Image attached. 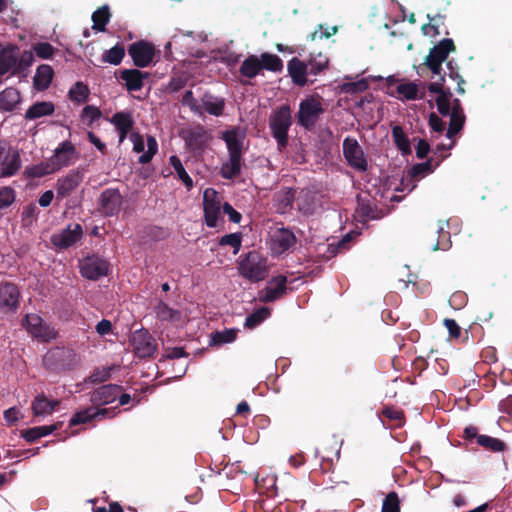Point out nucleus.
I'll use <instances>...</instances> for the list:
<instances>
[{
    "label": "nucleus",
    "mask_w": 512,
    "mask_h": 512,
    "mask_svg": "<svg viewBox=\"0 0 512 512\" xmlns=\"http://www.w3.org/2000/svg\"><path fill=\"white\" fill-rule=\"evenodd\" d=\"M221 139L226 143L229 159L222 167L220 174L224 179L232 180L240 175L243 161L245 134L238 127L225 130Z\"/></svg>",
    "instance_id": "f257e3e1"
},
{
    "label": "nucleus",
    "mask_w": 512,
    "mask_h": 512,
    "mask_svg": "<svg viewBox=\"0 0 512 512\" xmlns=\"http://www.w3.org/2000/svg\"><path fill=\"white\" fill-rule=\"evenodd\" d=\"M55 48L48 42H39L33 46V51L41 59H50L54 55Z\"/></svg>",
    "instance_id": "e2e57ef3"
},
{
    "label": "nucleus",
    "mask_w": 512,
    "mask_h": 512,
    "mask_svg": "<svg viewBox=\"0 0 512 512\" xmlns=\"http://www.w3.org/2000/svg\"><path fill=\"white\" fill-rule=\"evenodd\" d=\"M131 344L135 355L139 358L152 357L157 350L155 339L144 329L137 330L133 333Z\"/></svg>",
    "instance_id": "f8f14e48"
},
{
    "label": "nucleus",
    "mask_w": 512,
    "mask_h": 512,
    "mask_svg": "<svg viewBox=\"0 0 512 512\" xmlns=\"http://www.w3.org/2000/svg\"><path fill=\"white\" fill-rule=\"evenodd\" d=\"M396 90L406 100H416L419 98L418 86L413 82L399 84ZM420 98H422V96H420Z\"/></svg>",
    "instance_id": "4d7b16f0"
},
{
    "label": "nucleus",
    "mask_w": 512,
    "mask_h": 512,
    "mask_svg": "<svg viewBox=\"0 0 512 512\" xmlns=\"http://www.w3.org/2000/svg\"><path fill=\"white\" fill-rule=\"evenodd\" d=\"M270 314L271 311L268 307H260L246 317L244 326L248 329H254L266 320Z\"/></svg>",
    "instance_id": "c03bdc74"
},
{
    "label": "nucleus",
    "mask_w": 512,
    "mask_h": 512,
    "mask_svg": "<svg viewBox=\"0 0 512 512\" xmlns=\"http://www.w3.org/2000/svg\"><path fill=\"white\" fill-rule=\"evenodd\" d=\"M20 292L18 287L10 282L0 285V308L8 311L15 310L19 305Z\"/></svg>",
    "instance_id": "5701e85b"
},
{
    "label": "nucleus",
    "mask_w": 512,
    "mask_h": 512,
    "mask_svg": "<svg viewBox=\"0 0 512 512\" xmlns=\"http://www.w3.org/2000/svg\"><path fill=\"white\" fill-rule=\"evenodd\" d=\"M75 356L70 349L55 347L44 355L43 365L51 372L70 370L75 365Z\"/></svg>",
    "instance_id": "423d86ee"
},
{
    "label": "nucleus",
    "mask_w": 512,
    "mask_h": 512,
    "mask_svg": "<svg viewBox=\"0 0 512 512\" xmlns=\"http://www.w3.org/2000/svg\"><path fill=\"white\" fill-rule=\"evenodd\" d=\"M21 95L18 89L7 87L0 92V110L11 112L20 103Z\"/></svg>",
    "instance_id": "473e14b6"
},
{
    "label": "nucleus",
    "mask_w": 512,
    "mask_h": 512,
    "mask_svg": "<svg viewBox=\"0 0 512 512\" xmlns=\"http://www.w3.org/2000/svg\"><path fill=\"white\" fill-rule=\"evenodd\" d=\"M54 76V71L50 65L42 64L36 69L33 77L34 88L38 91H44L49 88Z\"/></svg>",
    "instance_id": "7c9ffc66"
},
{
    "label": "nucleus",
    "mask_w": 512,
    "mask_h": 512,
    "mask_svg": "<svg viewBox=\"0 0 512 512\" xmlns=\"http://www.w3.org/2000/svg\"><path fill=\"white\" fill-rule=\"evenodd\" d=\"M454 145V141L451 142L449 146H446L444 144H438L435 149L433 150V158L435 166H439L440 163L448 156L445 154V151L451 149Z\"/></svg>",
    "instance_id": "69168bd1"
},
{
    "label": "nucleus",
    "mask_w": 512,
    "mask_h": 512,
    "mask_svg": "<svg viewBox=\"0 0 512 512\" xmlns=\"http://www.w3.org/2000/svg\"><path fill=\"white\" fill-rule=\"evenodd\" d=\"M381 512H400V500L395 491H391L386 495Z\"/></svg>",
    "instance_id": "6e6d98bb"
},
{
    "label": "nucleus",
    "mask_w": 512,
    "mask_h": 512,
    "mask_svg": "<svg viewBox=\"0 0 512 512\" xmlns=\"http://www.w3.org/2000/svg\"><path fill=\"white\" fill-rule=\"evenodd\" d=\"M455 50L456 47L454 41L450 38H445L430 49L423 65L434 75H438L440 79L441 76H443L441 73L443 62L446 61L449 54Z\"/></svg>",
    "instance_id": "39448f33"
},
{
    "label": "nucleus",
    "mask_w": 512,
    "mask_h": 512,
    "mask_svg": "<svg viewBox=\"0 0 512 512\" xmlns=\"http://www.w3.org/2000/svg\"><path fill=\"white\" fill-rule=\"evenodd\" d=\"M110 121L119 132V142L122 143L134 125L131 113L117 112L112 116Z\"/></svg>",
    "instance_id": "c85d7f7f"
},
{
    "label": "nucleus",
    "mask_w": 512,
    "mask_h": 512,
    "mask_svg": "<svg viewBox=\"0 0 512 512\" xmlns=\"http://www.w3.org/2000/svg\"><path fill=\"white\" fill-rule=\"evenodd\" d=\"M343 155L350 167L360 172L367 171V159L362 147L356 139L346 137L343 140Z\"/></svg>",
    "instance_id": "1a4fd4ad"
},
{
    "label": "nucleus",
    "mask_w": 512,
    "mask_h": 512,
    "mask_svg": "<svg viewBox=\"0 0 512 512\" xmlns=\"http://www.w3.org/2000/svg\"><path fill=\"white\" fill-rule=\"evenodd\" d=\"M287 70L294 84L301 87L307 84V74L309 70L305 61L293 57L288 61Z\"/></svg>",
    "instance_id": "393cba45"
},
{
    "label": "nucleus",
    "mask_w": 512,
    "mask_h": 512,
    "mask_svg": "<svg viewBox=\"0 0 512 512\" xmlns=\"http://www.w3.org/2000/svg\"><path fill=\"white\" fill-rule=\"evenodd\" d=\"M238 271L244 279L252 283L260 282L269 274L267 258L258 251H249L240 258Z\"/></svg>",
    "instance_id": "f03ea898"
},
{
    "label": "nucleus",
    "mask_w": 512,
    "mask_h": 512,
    "mask_svg": "<svg viewBox=\"0 0 512 512\" xmlns=\"http://www.w3.org/2000/svg\"><path fill=\"white\" fill-rule=\"evenodd\" d=\"M2 163V177H10L15 175L21 168V158L18 151H14L10 156L6 157Z\"/></svg>",
    "instance_id": "58836bf2"
},
{
    "label": "nucleus",
    "mask_w": 512,
    "mask_h": 512,
    "mask_svg": "<svg viewBox=\"0 0 512 512\" xmlns=\"http://www.w3.org/2000/svg\"><path fill=\"white\" fill-rule=\"evenodd\" d=\"M169 162L171 166L174 168L175 173L177 174L178 178L183 182V184L186 186V188L189 190L193 187V180L189 176V174L186 172L185 168L182 165V162L180 158L176 155H172L169 158Z\"/></svg>",
    "instance_id": "a18cd8bd"
},
{
    "label": "nucleus",
    "mask_w": 512,
    "mask_h": 512,
    "mask_svg": "<svg viewBox=\"0 0 512 512\" xmlns=\"http://www.w3.org/2000/svg\"><path fill=\"white\" fill-rule=\"evenodd\" d=\"M149 74L138 69H124L120 72V78L125 82L126 89L130 92L142 89L144 79Z\"/></svg>",
    "instance_id": "bb28decb"
},
{
    "label": "nucleus",
    "mask_w": 512,
    "mask_h": 512,
    "mask_svg": "<svg viewBox=\"0 0 512 512\" xmlns=\"http://www.w3.org/2000/svg\"><path fill=\"white\" fill-rule=\"evenodd\" d=\"M427 18H428L429 22L422 25V27H421L422 33L424 35L430 36V37H436V36L440 35L442 32L439 29V24H434L433 22L436 20L442 21L444 16L440 12H437L434 15L427 14Z\"/></svg>",
    "instance_id": "8fccbe9b"
},
{
    "label": "nucleus",
    "mask_w": 512,
    "mask_h": 512,
    "mask_svg": "<svg viewBox=\"0 0 512 512\" xmlns=\"http://www.w3.org/2000/svg\"><path fill=\"white\" fill-rule=\"evenodd\" d=\"M109 268L110 263L97 255L86 256L79 262L80 274L84 278L92 281L107 276Z\"/></svg>",
    "instance_id": "6e6552de"
},
{
    "label": "nucleus",
    "mask_w": 512,
    "mask_h": 512,
    "mask_svg": "<svg viewBox=\"0 0 512 512\" xmlns=\"http://www.w3.org/2000/svg\"><path fill=\"white\" fill-rule=\"evenodd\" d=\"M157 319L160 321L177 322L181 318V313L169 307L163 301H160L154 308Z\"/></svg>",
    "instance_id": "4c0bfd02"
},
{
    "label": "nucleus",
    "mask_w": 512,
    "mask_h": 512,
    "mask_svg": "<svg viewBox=\"0 0 512 512\" xmlns=\"http://www.w3.org/2000/svg\"><path fill=\"white\" fill-rule=\"evenodd\" d=\"M465 120V114L451 113L450 122L446 133L447 138L452 139L455 135H457L463 129Z\"/></svg>",
    "instance_id": "3c124183"
},
{
    "label": "nucleus",
    "mask_w": 512,
    "mask_h": 512,
    "mask_svg": "<svg viewBox=\"0 0 512 512\" xmlns=\"http://www.w3.org/2000/svg\"><path fill=\"white\" fill-rule=\"evenodd\" d=\"M382 415L393 421L396 425L400 426L404 420V413L399 409H395L394 407H384L382 410Z\"/></svg>",
    "instance_id": "0e129e2a"
},
{
    "label": "nucleus",
    "mask_w": 512,
    "mask_h": 512,
    "mask_svg": "<svg viewBox=\"0 0 512 512\" xmlns=\"http://www.w3.org/2000/svg\"><path fill=\"white\" fill-rule=\"evenodd\" d=\"M155 53L154 45L145 40L136 41L128 47V54L133 64L139 68L148 67L153 62Z\"/></svg>",
    "instance_id": "9b49d317"
},
{
    "label": "nucleus",
    "mask_w": 512,
    "mask_h": 512,
    "mask_svg": "<svg viewBox=\"0 0 512 512\" xmlns=\"http://www.w3.org/2000/svg\"><path fill=\"white\" fill-rule=\"evenodd\" d=\"M49 159L57 172L74 164L79 159V152L71 141L65 140L55 148Z\"/></svg>",
    "instance_id": "9d476101"
},
{
    "label": "nucleus",
    "mask_w": 512,
    "mask_h": 512,
    "mask_svg": "<svg viewBox=\"0 0 512 512\" xmlns=\"http://www.w3.org/2000/svg\"><path fill=\"white\" fill-rule=\"evenodd\" d=\"M83 174L77 170H70L65 176L60 177L56 183V197L62 200L70 196L81 184Z\"/></svg>",
    "instance_id": "dca6fc26"
},
{
    "label": "nucleus",
    "mask_w": 512,
    "mask_h": 512,
    "mask_svg": "<svg viewBox=\"0 0 512 512\" xmlns=\"http://www.w3.org/2000/svg\"><path fill=\"white\" fill-rule=\"evenodd\" d=\"M116 407L114 408H96L88 407L84 410L76 412L70 419L69 425L76 426L90 422L93 419L109 417L112 418L116 415Z\"/></svg>",
    "instance_id": "aec40b11"
},
{
    "label": "nucleus",
    "mask_w": 512,
    "mask_h": 512,
    "mask_svg": "<svg viewBox=\"0 0 512 512\" xmlns=\"http://www.w3.org/2000/svg\"><path fill=\"white\" fill-rule=\"evenodd\" d=\"M322 102L323 98L319 94L303 99L297 112L298 124L307 130L312 129L325 111Z\"/></svg>",
    "instance_id": "20e7f679"
},
{
    "label": "nucleus",
    "mask_w": 512,
    "mask_h": 512,
    "mask_svg": "<svg viewBox=\"0 0 512 512\" xmlns=\"http://www.w3.org/2000/svg\"><path fill=\"white\" fill-rule=\"evenodd\" d=\"M221 202L217 197V193L213 189H207L203 195V209L205 223L210 228L218 226L221 213Z\"/></svg>",
    "instance_id": "ddd939ff"
},
{
    "label": "nucleus",
    "mask_w": 512,
    "mask_h": 512,
    "mask_svg": "<svg viewBox=\"0 0 512 512\" xmlns=\"http://www.w3.org/2000/svg\"><path fill=\"white\" fill-rule=\"evenodd\" d=\"M445 76H441L438 81L428 84V91L438 94L436 98V105L439 113L442 116L451 115V98L452 93L450 89H444Z\"/></svg>",
    "instance_id": "f3484780"
},
{
    "label": "nucleus",
    "mask_w": 512,
    "mask_h": 512,
    "mask_svg": "<svg viewBox=\"0 0 512 512\" xmlns=\"http://www.w3.org/2000/svg\"><path fill=\"white\" fill-rule=\"evenodd\" d=\"M55 111L54 104L50 101L36 102L25 113L26 120H35L43 116L52 115Z\"/></svg>",
    "instance_id": "f704fd0d"
},
{
    "label": "nucleus",
    "mask_w": 512,
    "mask_h": 512,
    "mask_svg": "<svg viewBox=\"0 0 512 512\" xmlns=\"http://www.w3.org/2000/svg\"><path fill=\"white\" fill-rule=\"evenodd\" d=\"M22 326L39 342H50L57 336V331L35 313L27 314L22 320Z\"/></svg>",
    "instance_id": "0eeeda50"
},
{
    "label": "nucleus",
    "mask_w": 512,
    "mask_h": 512,
    "mask_svg": "<svg viewBox=\"0 0 512 512\" xmlns=\"http://www.w3.org/2000/svg\"><path fill=\"white\" fill-rule=\"evenodd\" d=\"M287 291V277L278 275L272 277L267 286L259 292V300L263 303H271L282 298Z\"/></svg>",
    "instance_id": "4468645a"
},
{
    "label": "nucleus",
    "mask_w": 512,
    "mask_h": 512,
    "mask_svg": "<svg viewBox=\"0 0 512 512\" xmlns=\"http://www.w3.org/2000/svg\"><path fill=\"white\" fill-rule=\"evenodd\" d=\"M292 125L291 108L282 105L273 111L269 117V128L272 137L277 142L279 151H283L289 142L288 131Z\"/></svg>",
    "instance_id": "7ed1b4c3"
},
{
    "label": "nucleus",
    "mask_w": 512,
    "mask_h": 512,
    "mask_svg": "<svg viewBox=\"0 0 512 512\" xmlns=\"http://www.w3.org/2000/svg\"><path fill=\"white\" fill-rule=\"evenodd\" d=\"M272 241L275 252L284 253L296 244V236L288 228H279L274 232Z\"/></svg>",
    "instance_id": "a878e982"
},
{
    "label": "nucleus",
    "mask_w": 512,
    "mask_h": 512,
    "mask_svg": "<svg viewBox=\"0 0 512 512\" xmlns=\"http://www.w3.org/2000/svg\"><path fill=\"white\" fill-rule=\"evenodd\" d=\"M261 70L266 69L271 72H281L283 69V62L279 56L271 53H262L260 55Z\"/></svg>",
    "instance_id": "37998d69"
},
{
    "label": "nucleus",
    "mask_w": 512,
    "mask_h": 512,
    "mask_svg": "<svg viewBox=\"0 0 512 512\" xmlns=\"http://www.w3.org/2000/svg\"><path fill=\"white\" fill-rule=\"evenodd\" d=\"M210 139L211 136L202 125L188 130L184 136L186 145L194 152L203 151L207 147Z\"/></svg>",
    "instance_id": "4be33fe9"
},
{
    "label": "nucleus",
    "mask_w": 512,
    "mask_h": 512,
    "mask_svg": "<svg viewBox=\"0 0 512 512\" xmlns=\"http://www.w3.org/2000/svg\"><path fill=\"white\" fill-rule=\"evenodd\" d=\"M61 423H55L52 425L36 426L21 431V437L27 442L32 443L41 437L47 436L54 431L60 429Z\"/></svg>",
    "instance_id": "2f4dec72"
},
{
    "label": "nucleus",
    "mask_w": 512,
    "mask_h": 512,
    "mask_svg": "<svg viewBox=\"0 0 512 512\" xmlns=\"http://www.w3.org/2000/svg\"><path fill=\"white\" fill-rule=\"evenodd\" d=\"M55 172H56V170L54 169L50 159H48L47 161L38 163L36 165L27 167L25 170L27 177H30V178H41L46 175L53 174Z\"/></svg>",
    "instance_id": "79ce46f5"
},
{
    "label": "nucleus",
    "mask_w": 512,
    "mask_h": 512,
    "mask_svg": "<svg viewBox=\"0 0 512 512\" xmlns=\"http://www.w3.org/2000/svg\"><path fill=\"white\" fill-rule=\"evenodd\" d=\"M437 166H435L434 158L430 157L425 162L414 164L408 171L406 176L402 178L401 184L403 185L405 181H413L416 182L424 176L433 173ZM416 187V184L413 183L410 191Z\"/></svg>",
    "instance_id": "b1692460"
},
{
    "label": "nucleus",
    "mask_w": 512,
    "mask_h": 512,
    "mask_svg": "<svg viewBox=\"0 0 512 512\" xmlns=\"http://www.w3.org/2000/svg\"><path fill=\"white\" fill-rule=\"evenodd\" d=\"M83 235L80 224L69 225L66 229L51 236V243L59 249H67L78 242Z\"/></svg>",
    "instance_id": "6ab92c4d"
},
{
    "label": "nucleus",
    "mask_w": 512,
    "mask_h": 512,
    "mask_svg": "<svg viewBox=\"0 0 512 512\" xmlns=\"http://www.w3.org/2000/svg\"><path fill=\"white\" fill-rule=\"evenodd\" d=\"M181 103L183 106H187L194 114H203L202 107L197 103V100L194 98L192 90H187L184 93Z\"/></svg>",
    "instance_id": "680f3d73"
},
{
    "label": "nucleus",
    "mask_w": 512,
    "mask_h": 512,
    "mask_svg": "<svg viewBox=\"0 0 512 512\" xmlns=\"http://www.w3.org/2000/svg\"><path fill=\"white\" fill-rule=\"evenodd\" d=\"M306 64L308 65L309 74L316 76L328 68L329 59L321 52L316 55L311 53Z\"/></svg>",
    "instance_id": "ea45409f"
},
{
    "label": "nucleus",
    "mask_w": 512,
    "mask_h": 512,
    "mask_svg": "<svg viewBox=\"0 0 512 512\" xmlns=\"http://www.w3.org/2000/svg\"><path fill=\"white\" fill-rule=\"evenodd\" d=\"M125 56V49L122 44L117 43L111 49L104 52L102 60L105 63L119 65Z\"/></svg>",
    "instance_id": "49530a36"
},
{
    "label": "nucleus",
    "mask_w": 512,
    "mask_h": 512,
    "mask_svg": "<svg viewBox=\"0 0 512 512\" xmlns=\"http://www.w3.org/2000/svg\"><path fill=\"white\" fill-rule=\"evenodd\" d=\"M242 235L241 233H231L222 236L219 240L221 246H231L234 249V254H237L241 248Z\"/></svg>",
    "instance_id": "13d9d810"
},
{
    "label": "nucleus",
    "mask_w": 512,
    "mask_h": 512,
    "mask_svg": "<svg viewBox=\"0 0 512 512\" xmlns=\"http://www.w3.org/2000/svg\"><path fill=\"white\" fill-rule=\"evenodd\" d=\"M93 26L92 28L99 32L106 31V25L109 23L111 18V12L108 5H103L99 7L92 14Z\"/></svg>",
    "instance_id": "c9c22d12"
},
{
    "label": "nucleus",
    "mask_w": 512,
    "mask_h": 512,
    "mask_svg": "<svg viewBox=\"0 0 512 512\" xmlns=\"http://www.w3.org/2000/svg\"><path fill=\"white\" fill-rule=\"evenodd\" d=\"M17 71H13V75H20L24 73L34 62V54L32 51L25 50L18 54Z\"/></svg>",
    "instance_id": "5fc2aeb1"
},
{
    "label": "nucleus",
    "mask_w": 512,
    "mask_h": 512,
    "mask_svg": "<svg viewBox=\"0 0 512 512\" xmlns=\"http://www.w3.org/2000/svg\"><path fill=\"white\" fill-rule=\"evenodd\" d=\"M89 96V89L83 82H76L69 90V97L77 103H84Z\"/></svg>",
    "instance_id": "864d4df0"
},
{
    "label": "nucleus",
    "mask_w": 512,
    "mask_h": 512,
    "mask_svg": "<svg viewBox=\"0 0 512 512\" xmlns=\"http://www.w3.org/2000/svg\"><path fill=\"white\" fill-rule=\"evenodd\" d=\"M158 151V144H157V141L154 137L152 136H149L147 138V151L144 152L138 159L139 163L141 164H147L149 163L153 156L157 153Z\"/></svg>",
    "instance_id": "bf43d9fd"
},
{
    "label": "nucleus",
    "mask_w": 512,
    "mask_h": 512,
    "mask_svg": "<svg viewBox=\"0 0 512 512\" xmlns=\"http://www.w3.org/2000/svg\"><path fill=\"white\" fill-rule=\"evenodd\" d=\"M261 71L260 60L256 55H249L241 64L239 72L249 79L256 77Z\"/></svg>",
    "instance_id": "e433bc0d"
},
{
    "label": "nucleus",
    "mask_w": 512,
    "mask_h": 512,
    "mask_svg": "<svg viewBox=\"0 0 512 512\" xmlns=\"http://www.w3.org/2000/svg\"><path fill=\"white\" fill-rule=\"evenodd\" d=\"M123 202L118 189L108 188L102 191L99 197V210L105 216L117 215Z\"/></svg>",
    "instance_id": "2eb2a0df"
},
{
    "label": "nucleus",
    "mask_w": 512,
    "mask_h": 512,
    "mask_svg": "<svg viewBox=\"0 0 512 512\" xmlns=\"http://www.w3.org/2000/svg\"><path fill=\"white\" fill-rule=\"evenodd\" d=\"M15 190L9 186L0 188V210L8 208L15 201Z\"/></svg>",
    "instance_id": "052dcab7"
},
{
    "label": "nucleus",
    "mask_w": 512,
    "mask_h": 512,
    "mask_svg": "<svg viewBox=\"0 0 512 512\" xmlns=\"http://www.w3.org/2000/svg\"><path fill=\"white\" fill-rule=\"evenodd\" d=\"M58 400H49L43 393L38 394L31 404L34 416H47L53 413L59 405Z\"/></svg>",
    "instance_id": "c756f323"
},
{
    "label": "nucleus",
    "mask_w": 512,
    "mask_h": 512,
    "mask_svg": "<svg viewBox=\"0 0 512 512\" xmlns=\"http://www.w3.org/2000/svg\"><path fill=\"white\" fill-rule=\"evenodd\" d=\"M296 190L294 188H283L274 195L276 210L280 214H285L293 209Z\"/></svg>",
    "instance_id": "cd10ccee"
},
{
    "label": "nucleus",
    "mask_w": 512,
    "mask_h": 512,
    "mask_svg": "<svg viewBox=\"0 0 512 512\" xmlns=\"http://www.w3.org/2000/svg\"><path fill=\"white\" fill-rule=\"evenodd\" d=\"M392 137L396 147L402 152L403 155L411 154L412 150L410 140L401 126L396 125L392 128Z\"/></svg>",
    "instance_id": "a19ab883"
},
{
    "label": "nucleus",
    "mask_w": 512,
    "mask_h": 512,
    "mask_svg": "<svg viewBox=\"0 0 512 512\" xmlns=\"http://www.w3.org/2000/svg\"><path fill=\"white\" fill-rule=\"evenodd\" d=\"M477 443L484 449L492 452H502L506 448L505 442L488 435H480Z\"/></svg>",
    "instance_id": "de8ad7c7"
},
{
    "label": "nucleus",
    "mask_w": 512,
    "mask_h": 512,
    "mask_svg": "<svg viewBox=\"0 0 512 512\" xmlns=\"http://www.w3.org/2000/svg\"><path fill=\"white\" fill-rule=\"evenodd\" d=\"M122 391L121 385L105 384L90 393V401L95 407L105 406L113 403Z\"/></svg>",
    "instance_id": "a211bd4d"
},
{
    "label": "nucleus",
    "mask_w": 512,
    "mask_h": 512,
    "mask_svg": "<svg viewBox=\"0 0 512 512\" xmlns=\"http://www.w3.org/2000/svg\"><path fill=\"white\" fill-rule=\"evenodd\" d=\"M20 48L16 44H7L0 49V76L17 71Z\"/></svg>",
    "instance_id": "412c9836"
},
{
    "label": "nucleus",
    "mask_w": 512,
    "mask_h": 512,
    "mask_svg": "<svg viewBox=\"0 0 512 512\" xmlns=\"http://www.w3.org/2000/svg\"><path fill=\"white\" fill-rule=\"evenodd\" d=\"M238 334L237 329H225L223 331H216L211 334V344L221 345L231 343L236 340Z\"/></svg>",
    "instance_id": "09e8293b"
},
{
    "label": "nucleus",
    "mask_w": 512,
    "mask_h": 512,
    "mask_svg": "<svg viewBox=\"0 0 512 512\" xmlns=\"http://www.w3.org/2000/svg\"><path fill=\"white\" fill-rule=\"evenodd\" d=\"M202 105L207 113L213 116H221L225 108V100L206 92L201 98Z\"/></svg>",
    "instance_id": "72a5a7b5"
},
{
    "label": "nucleus",
    "mask_w": 512,
    "mask_h": 512,
    "mask_svg": "<svg viewBox=\"0 0 512 512\" xmlns=\"http://www.w3.org/2000/svg\"><path fill=\"white\" fill-rule=\"evenodd\" d=\"M101 111L98 107L87 105L82 110V118L83 119H89L90 123L94 122L95 120L99 119L101 117Z\"/></svg>",
    "instance_id": "774afa93"
},
{
    "label": "nucleus",
    "mask_w": 512,
    "mask_h": 512,
    "mask_svg": "<svg viewBox=\"0 0 512 512\" xmlns=\"http://www.w3.org/2000/svg\"><path fill=\"white\" fill-rule=\"evenodd\" d=\"M444 326L447 328L451 339H458L461 335V327L454 319H444Z\"/></svg>",
    "instance_id": "338daca9"
},
{
    "label": "nucleus",
    "mask_w": 512,
    "mask_h": 512,
    "mask_svg": "<svg viewBox=\"0 0 512 512\" xmlns=\"http://www.w3.org/2000/svg\"><path fill=\"white\" fill-rule=\"evenodd\" d=\"M114 368V366L95 368L85 381L91 384L106 382L111 378V372L114 370Z\"/></svg>",
    "instance_id": "603ef678"
}]
</instances>
